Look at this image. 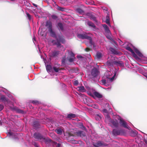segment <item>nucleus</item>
<instances>
[{
  "label": "nucleus",
  "instance_id": "13",
  "mask_svg": "<svg viewBox=\"0 0 147 147\" xmlns=\"http://www.w3.org/2000/svg\"><path fill=\"white\" fill-rule=\"evenodd\" d=\"M107 65L109 67H112L114 65V61L112 60L108 61L106 63Z\"/></svg>",
  "mask_w": 147,
  "mask_h": 147
},
{
  "label": "nucleus",
  "instance_id": "31",
  "mask_svg": "<svg viewBox=\"0 0 147 147\" xmlns=\"http://www.w3.org/2000/svg\"><path fill=\"white\" fill-rule=\"evenodd\" d=\"M75 58H73V57H70L68 56L67 57V59L69 62H71L74 61Z\"/></svg>",
  "mask_w": 147,
  "mask_h": 147
},
{
  "label": "nucleus",
  "instance_id": "50",
  "mask_svg": "<svg viewBox=\"0 0 147 147\" xmlns=\"http://www.w3.org/2000/svg\"><path fill=\"white\" fill-rule=\"evenodd\" d=\"M68 135L69 136H74L73 134H71L70 132H69L68 133Z\"/></svg>",
  "mask_w": 147,
  "mask_h": 147
},
{
  "label": "nucleus",
  "instance_id": "15",
  "mask_svg": "<svg viewBox=\"0 0 147 147\" xmlns=\"http://www.w3.org/2000/svg\"><path fill=\"white\" fill-rule=\"evenodd\" d=\"M0 99L4 102H8L9 101V99L6 98L4 95L1 96Z\"/></svg>",
  "mask_w": 147,
  "mask_h": 147
},
{
  "label": "nucleus",
  "instance_id": "45",
  "mask_svg": "<svg viewBox=\"0 0 147 147\" xmlns=\"http://www.w3.org/2000/svg\"><path fill=\"white\" fill-rule=\"evenodd\" d=\"M4 108V106L3 105L0 104V111L2 110Z\"/></svg>",
  "mask_w": 147,
  "mask_h": 147
},
{
  "label": "nucleus",
  "instance_id": "52",
  "mask_svg": "<svg viewBox=\"0 0 147 147\" xmlns=\"http://www.w3.org/2000/svg\"><path fill=\"white\" fill-rule=\"evenodd\" d=\"M34 146L35 147H39L38 146L36 143H35L34 144Z\"/></svg>",
  "mask_w": 147,
  "mask_h": 147
},
{
  "label": "nucleus",
  "instance_id": "60",
  "mask_svg": "<svg viewBox=\"0 0 147 147\" xmlns=\"http://www.w3.org/2000/svg\"><path fill=\"white\" fill-rule=\"evenodd\" d=\"M10 1H15L16 0H10Z\"/></svg>",
  "mask_w": 147,
  "mask_h": 147
},
{
  "label": "nucleus",
  "instance_id": "44",
  "mask_svg": "<svg viewBox=\"0 0 147 147\" xmlns=\"http://www.w3.org/2000/svg\"><path fill=\"white\" fill-rule=\"evenodd\" d=\"M78 83H79V82H78V80H76V81H74V84L75 86H77L78 84Z\"/></svg>",
  "mask_w": 147,
  "mask_h": 147
},
{
  "label": "nucleus",
  "instance_id": "25",
  "mask_svg": "<svg viewBox=\"0 0 147 147\" xmlns=\"http://www.w3.org/2000/svg\"><path fill=\"white\" fill-rule=\"evenodd\" d=\"M102 53L98 52L96 53V57L98 59H100L102 57Z\"/></svg>",
  "mask_w": 147,
  "mask_h": 147
},
{
  "label": "nucleus",
  "instance_id": "51",
  "mask_svg": "<svg viewBox=\"0 0 147 147\" xmlns=\"http://www.w3.org/2000/svg\"><path fill=\"white\" fill-rule=\"evenodd\" d=\"M103 111L105 113H107V110L106 109H104L103 110Z\"/></svg>",
  "mask_w": 147,
  "mask_h": 147
},
{
  "label": "nucleus",
  "instance_id": "47",
  "mask_svg": "<svg viewBox=\"0 0 147 147\" xmlns=\"http://www.w3.org/2000/svg\"><path fill=\"white\" fill-rule=\"evenodd\" d=\"M102 82L104 84L106 83V80H102Z\"/></svg>",
  "mask_w": 147,
  "mask_h": 147
},
{
  "label": "nucleus",
  "instance_id": "63",
  "mask_svg": "<svg viewBox=\"0 0 147 147\" xmlns=\"http://www.w3.org/2000/svg\"><path fill=\"white\" fill-rule=\"evenodd\" d=\"M72 70H73V69L71 70V71H72Z\"/></svg>",
  "mask_w": 147,
  "mask_h": 147
},
{
  "label": "nucleus",
  "instance_id": "41",
  "mask_svg": "<svg viewBox=\"0 0 147 147\" xmlns=\"http://www.w3.org/2000/svg\"><path fill=\"white\" fill-rule=\"evenodd\" d=\"M105 22L106 23V24H108V25H109L110 24V20H109V19L108 18L106 19V20Z\"/></svg>",
  "mask_w": 147,
  "mask_h": 147
},
{
  "label": "nucleus",
  "instance_id": "2",
  "mask_svg": "<svg viewBox=\"0 0 147 147\" xmlns=\"http://www.w3.org/2000/svg\"><path fill=\"white\" fill-rule=\"evenodd\" d=\"M99 71L96 68L94 67L92 69L91 72V74L89 75L90 78H94L97 77L99 74Z\"/></svg>",
  "mask_w": 147,
  "mask_h": 147
},
{
  "label": "nucleus",
  "instance_id": "35",
  "mask_svg": "<svg viewBox=\"0 0 147 147\" xmlns=\"http://www.w3.org/2000/svg\"><path fill=\"white\" fill-rule=\"evenodd\" d=\"M51 17L52 19L54 20H56L58 18V16L54 14L52 15Z\"/></svg>",
  "mask_w": 147,
  "mask_h": 147
},
{
  "label": "nucleus",
  "instance_id": "24",
  "mask_svg": "<svg viewBox=\"0 0 147 147\" xmlns=\"http://www.w3.org/2000/svg\"><path fill=\"white\" fill-rule=\"evenodd\" d=\"M47 70V71L51 72L52 70V67L50 65H47L46 66Z\"/></svg>",
  "mask_w": 147,
  "mask_h": 147
},
{
  "label": "nucleus",
  "instance_id": "8",
  "mask_svg": "<svg viewBox=\"0 0 147 147\" xmlns=\"http://www.w3.org/2000/svg\"><path fill=\"white\" fill-rule=\"evenodd\" d=\"M126 49L131 53L133 56L136 59H137L138 58V57L130 47H127Z\"/></svg>",
  "mask_w": 147,
  "mask_h": 147
},
{
  "label": "nucleus",
  "instance_id": "21",
  "mask_svg": "<svg viewBox=\"0 0 147 147\" xmlns=\"http://www.w3.org/2000/svg\"><path fill=\"white\" fill-rule=\"evenodd\" d=\"M76 117V115L74 114L71 113L68 114L67 115V117L70 118H75Z\"/></svg>",
  "mask_w": 147,
  "mask_h": 147
},
{
  "label": "nucleus",
  "instance_id": "5",
  "mask_svg": "<svg viewBox=\"0 0 147 147\" xmlns=\"http://www.w3.org/2000/svg\"><path fill=\"white\" fill-rule=\"evenodd\" d=\"M119 123L120 125L126 128H128V125L126 122L122 119L120 118L119 119Z\"/></svg>",
  "mask_w": 147,
  "mask_h": 147
},
{
  "label": "nucleus",
  "instance_id": "10",
  "mask_svg": "<svg viewBox=\"0 0 147 147\" xmlns=\"http://www.w3.org/2000/svg\"><path fill=\"white\" fill-rule=\"evenodd\" d=\"M76 135L78 136L81 137H85L86 136L85 133L82 131H78L76 132Z\"/></svg>",
  "mask_w": 147,
  "mask_h": 147
},
{
  "label": "nucleus",
  "instance_id": "34",
  "mask_svg": "<svg viewBox=\"0 0 147 147\" xmlns=\"http://www.w3.org/2000/svg\"><path fill=\"white\" fill-rule=\"evenodd\" d=\"M70 57H73V58H75V55L71 51L69 53V55L68 56Z\"/></svg>",
  "mask_w": 147,
  "mask_h": 147
},
{
  "label": "nucleus",
  "instance_id": "40",
  "mask_svg": "<svg viewBox=\"0 0 147 147\" xmlns=\"http://www.w3.org/2000/svg\"><path fill=\"white\" fill-rule=\"evenodd\" d=\"M26 14L27 16V17H28V19L29 20H30L31 18V16L28 13H26Z\"/></svg>",
  "mask_w": 147,
  "mask_h": 147
},
{
  "label": "nucleus",
  "instance_id": "43",
  "mask_svg": "<svg viewBox=\"0 0 147 147\" xmlns=\"http://www.w3.org/2000/svg\"><path fill=\"white\" fill-rule=\"evenodd\" d=\"M16 111L17 112L19 113H23L24 112L23 111L20 109H17Z\"/></svg>",
  "mask_w": 147,
  "mask_h": 147
},
{
  "label": "nucleus",
  "instance_id": "61",
  "mask_svg": "<svg viewBox=\"0 0 147 147\" xmlns=\"http://www.w3.org/2000/svg\"><path fill=\"white\" fill-rule=\"evenodd\" d=\"M9 134H10V135H11V133H10V132H9Z\"/></svg>",
  "mask_w": 147,
  "mask_h": 147
},
{
  "label": "nucleus",
  "instance_id": "6",
  "mask_svg": "<svg viewBox=\"0 0 147 147\" xmlns=\"http://www.w3.org/2000/svg\"><path fill=\"white\" fill-rule=\"evenodd\" d=\"M59 54V51H52L49 53V54L50 57H57Z\"/></svg>",
  "mask_w": 147,
  "mask_h": 147
},
{
  "label": "nucleus",
  "instance_id": "55",
  "mask_svg": "<svg viewBox=\"0 0 147 147\" xmlns=\"http://www.w3.org/2000/svg\"><path fill=\"white\" fill-rule=\"evenodd\" d=\"M33 5L34 6V7H37V5H36V4H34V3H33Z\"/></svg>",
  "mask_w": 147,
  "mask_h": 147
},
{
  "label": "nucleus",
  "instance_id": "38",
  "mask_svg": "<svg viewBox=\"0 0 147 147\" xmlns=\"http://www.w3.org/2000/svg\"><path fill=\"white\" fill-rule=\"evenodd\" d=\"M53 69L54 71L56 72H57L59 71V69L58 68H57L56 67H53Z\"/></svg>",
  "mask_w": 147,
  "mask_h": 147
},
{
  "label": "nucleus",
  "instance_id": "30",
  "mask_svg": "<svg viewBox=\"0 0 147 147\" xmlns=\"http://www.w3.org/2000/svg\"><path fill=\"white\" fill-rule=\"evenodd\" d=\"M90 19L91 20H92L93 21L96 23L97 22V20L96 18L92 15V16H91Z\"/></svg>",
  "mask_w": 147,
  "mask_h": 147
},
{
  "label": "nucleus",
  "instance_id": "23",
  "mask_svg": "<svg viewBox=\"0 0 147 147\" xmlns=\"http://www.w3.org/2000/svg\"><path fill=\"white\" fill-rule=\"evenodd\" d=\"M58 27L61 30H63V27L62 23H59L57 24Z\"/></svg>",
  "mask_w": 147,
  "mask_h": 147
},
{
  "label": "nucleus",
  "instance_id": "17",
  "mask_svg": "<svg viewBox=\"0 0 147 147\" xmlns=\"http://www.w3.org/2000/svg\"><path fill=\"white\" fill-rule=\"evenodd\" d=\"M102 26L105 29L106 32L108 33H110V31L109 30V28L106 25L103 24L102 25Z\"/></svg>",
  "mask_w": 147,
  "mask_h": 147
},
{
  "label": "nucleus",
  "instance_id": "3",
  "mask_svg": "<svg viewBox=\"0 0 147 147\" xmlns=\"http://www.w3.org/2000/svg\"><path fill=\"white\" fill-rule=\"evenodd\" d=\"M33 137L37 140H45L46 139L44 136L38 132L35 133L33 135Z\"/></svg>",
  "mask_w": 147,
  "mask_h": 147
},
{
  "label": "nucleus",
  "instance_id": "36",
  "mask_svg": "<svg viewBox=\"0 0 147 147\" xmlns=\"http://www.w3.org/2000/svg\"><path fill=\"white\" fill-rule=\"evenodd\" d=\"M95 118L96 120H99L101 119L100 116L98 114H97L96 115Z\"/></svg>",
  "mask_w": 147,
  "mask_h": 147
},
{
  "label": "nucleus",
  "instance_id": "58",
  "mask_svg": "<svg viewBox=\"0 0 147 147\" xmlns=\"http://www.w3.org/2000/svg\"><path fill=\"white\" fill-rule=\"evenodd\" d=\"M60 144H57V147H60Z\"/></svg>",
  "mask_w": 147,
  "mask_h": 147
},
{
  "label": "nucleus",
  "instance_id": "46",
  "mask_svg": "<svg viewBox=\"0 0 147 147\" xmlns=\"http://www.w3.org/2000/svg\"><path fill=\"white\" fill-rule=\"evenodd\" d=\"M50 136L51 137H52L53 138H54L55 136V134L52 133H50Z\"/></svg>",
  "mask_w": 147,
  "mask_h": 147
},
{
  "label": "nucleus",
  "instance_id": "57",
  "mask_svg": "<svg viewBox=\"0 0 147 147\" xmlns=\"http://www.w3.org/2000/svg\"><path fill=\"white\" fill-rule=\"evenodd\" d=\"M106 9H107V8L105 7H102V9L104 10H106Z\"/></svg>",
  "mask_w": 147,
  "mask_h": 147
},
{
  "label": "nucleus",
  "instance_id": "26",
  "mask_svg": "<svg viewBox=\"0 0 147 147\" xmlns=\"http://www.w3.org/2000/svg\"><path fill=\"white\" fill-rule=\"evenodd\" d=\"M110 50L112 52V53L115 54H118L116 51L113 47H110Z\"/></svg>",
  "mask_w": 147,
  "mask_h": 147
},
{
  "label": "nucleus",
  "instance_id": "39",
  "mask_svg": "<svg viewBox=\"0 0 147 147\" xmlns=\"http://www.w3.org/2000/svg\"><path fill=\"white\" fill-rule=\"evenodd\" d=\"M84 87L83 86H82L79 87V90L80 91H82L84 90Z\"/></svg>",
  "mask_w": 147,
  "mask_h": 147
},
{
  "label": "nucleus",
  "instance_id": "4",
  "mask_svg": "<svg viewBox=\"0 0 147 147\" xmlns=\"http://www.w3.org/2000/svg\"><path fill=\"white\" fill-rule=\"evenodd\" d=\"M109 122L113 125V126H112L110 123H109V125L112 127H113V126L117 128L119 126L118 122L116 119L114 120L112 119H110L109 120Z\"/></svg>",
  "mask_w": 147,
  "mask_h": 147
},
{
  "label": "nucleus",
  "instance_id": "42",
  "mask_svg": "<svg viewBox=\"0 0 147 147\" xmlns=\"http://www.w3.org/2000/svg\"><path fill=\"white\" fill-rule=\"evenodd\" d=\"M56 131L57 133L59 134H61L62 132L61 130L60 129H58L56 130Z\"/></svg>",
  "mask_w": 147,
  "mask_h": 147
},
{
  "label": "nucleus",
  "instance_id": "56",
  "mask_svg": "<svg viewBox=\"0 0 147 147\" xmlns=\"http://www.w3.org/2000/svg\"><path fill=\"white\" fill-rule=\"evenodd\" d=\"M89 94L91 96H92L93 97H94V96H93V94L91 93H89Z\"/></svg>",
  "mask_w": 147,
  "mask_h": 147
},
{
  "label": "nucleus",
  "instance_id": "22",
  "mask_svg": "<svg viewBox=\"0 0 147 147\" xmlns=\"http://www.w3.org/2000/svg\"><path fill=\"white\" fill-rule=\"evenodd\" d=\"M87 24L88 26H91L94 28H95L96 27V26L94 24L90 22H88Z\"/></svg>",
  "mask_w": 147,
  "mask_h": 147
},
{
  "label": "nucleus",
  "instance_id": "11",
  "mask_svg": "<svg viewBox=\"0 0 147 147\" xmlns=\"http://www.w3.org/2000/svg\"><path fill=\"white\" fill-rule=\"evenodd\" d=\"M121 132L122 131L121 130L116 129H113L112 131L113 134L115 136L120 135Z\"/></svg>",
  "mask_w": 147,
  "mask_h": 147
},
{
  "label": "nucleus",
  "instance_id": "16",
  "mask_svg": "<svg viewBox=\"0 0 147 147\" xmlns=\"http://www.w3.org/2000/svg\"><path fill=\"white\" fill-rule=\"evenodd\" d=\"M40 124L38 121H36L34 122L33 126L35 129L38 128L39 127Z\"/></svg>",
  "mask_w": 147,
  "mask_h": 147
},
{
  "label": "nucleus",
  "instance_id": "54",
  "mask_svg": "<svg viewBox=\"0 0 147 147\" xmlns=\"http://www.w3.org/2000/svg\"><path fill=\"white\" fill-rule=\"evenodd\" d=\"M144 141L146 144H147V140L144 139Z\"/></svg>",
  "mask_w": 147,
  "mask_h": 147
},
{
  "label": "nucleus",
  "instance_id": "1",
  "mask_svg": "<svg viewBox=\"0 0 147 147\" xmlns=\"http://www.w3.org/2000/svg\"><path fill=\"white\" fill-rule=\"evenodd\" d=\"M48 31L50 33L51 36L55 38L56 40V41L53 40H51V42L53 45H56L57 47H61V42L63 44L65 42V40L63 37L62 36L59 35L57 37L55 32L53 30L52 28L49 30Z\"/></svg>",
  "mask_w": 147,
  "mask_h": 147
},
{
  "label": "nucleus",
  "instance_id": "27",
  "mask_svg": "<svg viewBox=\"0 0 147 147\" xmlns=\"http://www.w3.org/2000/svg\"><path fill=\"white\" fill-rule=\"evenodd\" d=\"M76 11L78 13L81 14H82L84 13V11L80 8L77 9Z\"/></svg>",
  "mask_w": 147,
  "mask_h": 147
},
{
  "label": "nucleus",
  "instance_id": "9",
  "mask_svg": "<svg viewBox=\"0 0 147 147\" xmlns=\"http://www.w3.org/2000/svg\"><path fill=\"white\" fill-rule=\"evenodd\" d=\"M45 26L47 27L48 30L52 28V24L51 22L47 21L46 22Z\"/></svg>",
  "mask_w": 147,
  "mask_h": 147
},
{
  "label": "nucleus",
  "instance_id": "28",
  "mask_svg": "<svg viewBox=\"0 0 147 147\" xmlns=\"http://www.w3.org/2000/svg\"><path fill=\"white\" fill-rule=\"evenodd\" d=\"M79 127L81 129H85L86 127L84 126L83 124L82 123H80L78 124Z\"/></svg>",
  "mask_w": 147,
  "mask_h": 147
},
{
  "label": "nucleus",
  "instance_id": "49",
  "mask_svg": "<svg viewBox=\"0 0 147 147\" xmlns=\"http://www.w3.org/2000/svg\"><path fill=\"white\" fill-rule=\"evenodd\" d=\"M86 15L88 16H89L90 17H91V16H92V15L90 13H87L86 14Z\"/></svg>",
  "mask_w": 147,
  "mask_h": 147
},
{
  "label": "nucleus",
  "instance_id": "62",
  "mask_svg": "<svg viewBox=\"0 0 147 147\" xmlns=\"http://www.w3.org/2000/svg\"><path fill=\"white\" fill-rule=\"evenodd\" d=\"M145 77H146V78H147V76H145Z\"/></svg>",
  "mask_w": 147,
  "mask_h": 147
},
{
  "label": "nucleus",
  "instance_id": "59",
  "mask_svg": "<svg viewBox=\"0 0 147 147\" xmlns=\"http://www.w3.org/2000/svg\"><path fill=\"white\" fill-rule=\"evenodd\" d=\"M53 2H54V3H55V5L56 4V3L55 2V0H52Z\"/></svg>",
  "mask_w": 147,
  "mask_h": 147
},
{
  "label": "nucleus",
  "instance_id": "20",
  "mask_svg": "<svg viewBox=\"0 0 147 147\" xmlns=\"http://www.w3.org/2000/svg\"><path fill=\"white\" fill-rule=\"evenodd\" d=\"M114 65L122 66L123 65L122 63L120 61H114Z\"/></svg>",
  "mask_w": 147,
  "mask_h": 147
},
{
  "label": "nucleus",
  "instance_id": "48",
  "mask_svg": "<svg viewBox=\"0 0 147 147\" xmlns=\"http://www.w3.org/2000/svg\"><path fill=\"white\" fill-rule=\"evenodd\" d=\"M85 50L86 51L88 52L90 50V49L88 48H86L85 49Z\"/></svg>",
  "mask_w": 147,
  "mask_h": 147
},
{
  "label": "nucleus",
  "instance_id": "53",
  "mask_svg": "<svg viewBox=\"0 0 147 147\" xmlns=\"http://www.w3.org/2000/svg\"><path fill=\"white\" fill-rule=\"evenodd\" d=\"M114 76H113L112 78H111L110 79V80L111 81H112L113 80V79H114Z\"/></svg>",
  "mask_w": 147,
  "mask_h": 147
},
{
  "label": "nucleus",
  "instance_id": "33",
  "mask_svg": "<svg viewBox=\"0 0 147 147\" xmlns=\"http://www.w3.org/2000/svg\"><path fill=\"white\" fill-rule=\"evenodd\" d=\"M107 38L111 40L112 42L113 43L115 44H117V42L114 40L110 36H108Z\"/></svg>",
  "mask_w": 147,
  "mask_h": 147
},
{
  "label": "nucleus",
  "instance_id": "14",
  "mask_svg": "<svg viewBox=\"0 0 147 147\" xmlns=\"http://www.w3.org/2000/svg\"><path fill=\"white\" fill-rule=\"evenodd\" d=\"M93 94L97 98H101L102 97V95L97 92H94L93 93Z\"/></svg>",
  "mask_w": 147,
  "mask_h": 147
},
{
  "label": "nucleus",
  "instance_id": "18",
  "mask_svg": "<svg viewBox=\"0 0 147 147\" xmlns=\"http://www.w3.org/2000/svg\"><path fill=\"white\" fill-rule=\"evenodd\" d=\"M54 6L56 7L57 9L58 10L62 11H64V8L63 7H59L56 4H55V5Z\"/></svg>",
  "mask_w": 147,
  "mask_h": 147
},
{
  "label": "nucleus",
  "instance_id": "29",
  "mask_svg": "<svg viewBox=\"0 0 147 147\" xmlns=\"http://www.w3.org/2000/svg\"><path fill=\"white\" fill-rule=\"evenodd\" d=\"M87 39L89 40V43L90 44L91 46H92V45H93V44L92 43V38L88 36V37Z\"/></svg>",
  "mask_w": 147,
  "mask_h": 147
},
{
  "label": "nucleus",
  "instance_id": "19",
  "mask_svg": "<svg viewBox=\"0 0 147 147\" xmlns=\"http://www.w3.org/2000/svg\"><path fill=\"white\" fill-rule=\"evenodd\" d=\"M135 52L140 57H142L143 56L142 53L137 49H135L134 50Z\"/></svg>",
  "mask_w": 147,
  "mask_h": 147
},
{
  "label": "nucleus",
  "instance_id": "32",
  "mask_svg": "<svg viewBox=\"0 0 147 147\" xmlns=\"http://www.w3.org/2000/svg\"><path fill=\"white\" fill-rule=\"evenodd\" d=\"M31 102L34 105H38L40 103L37 100H32Z\"/></svg>",
  "mask_w": 147,
  "mask_h": 147
},
{
  "label": "nucleus",
  "instance_id": "12",
  "mask_svg": "<svg viewBox=\"0 0 147 147\" xmlns=\"http://www.w3.org/2000/svg\"><path fill=\"white\" fill-rule=\"evenodd\" d=\"M88 36L84 34H78L77 35V37L79 38L82 39H87Z\"/></svg>",
  "mask_w": 147,
  "mask_h": 147
},
{
  "label": "nucleus",
  "instance_id": "7",
  "mask_svg": "<svg viewBox=\"0 0 147 147\" xmlns=\"http://www.w3.org/2000/svg\"><path fill=\"white\" fill-rule=\"evenodd\" d=\"M92 144L94 147H99L105 145L102 142L100 141L97 142L96 143L93 142Z\"/></svg>",
  "mask_w": 147,
  "mask_h": 147
},
{
  "label": "nucleus",
  "instance_id": "37",
  "mask_svg": "<svg viewBox=\"0 0 147 147\" xmlns=\"http://www.w3.org/2000/svg\"><path fill=\"white\" fill-rule=\"evenodd\" d=\"M66 60V57L65 56L63 57L61 62L63 64H64L65 63V61Z\"/></svg>",
  "mask_w": 147,
  "mask_h": 147
}]
</instances>
